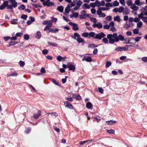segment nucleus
<instances>
[{
    "label": "nucleus",
    "mask_w": 147,
    "mask_h": 147,
    "mask_svg": "<svg viewBox=\"0 0 147 147\" xmlns=\"http://www.w3.org/2000/svg\"><path fill=\"white\" fill-rule=\"evenodd\" d=\"M107 38H108L109 42L110 44H113L115 42H117L119 40L123 41L124 40V37L120 34L118 36V37L117 34V33H114L113 34H109L107 35Z\"/></svg>",
    "instance_id": "obj_1"
},
{
    "label": "nucleus",
    "mask_w": 147,
    "mask_h": 147,
    "mask_svg": "<svg viewBox=\"0 0 147 147\" xmlns=\"http://www.w3.org/2000/svg\"><path fill=\"white\" fill-rule=\"evenodd\" d=\"M81 15H80V19H84L86 17H89L90 14H87L86 11L85 10H82L81 11Z\"/></svg>",
    "instance_id": "obj_2"
},
{
    "label": "nucleus",
    "mask_w": 147,
    "mask_h": 147,
    "mask_svg": "<svg viewBox=\"0 0 147 147\" xmlns=\"http://www.w3.org/2000/svg\"><path fill=\"white\" fill-rule=\"evenodd\" d=\"M106 36V35L103 32H101L98 34H96L95 39L100 40L102 38Z\"/></svg>",
    "instance_id": "obj_3"
},
{
    "label": "nucleus",
    "mask_w": 147,
    "mask_h": 147,
    "mask_svg": "<svg viewBox=\"0 0 147 147\" xmlns=\"http://www.w3.org/2000/svg\"><path fill=\"white\" fill-rule=\"evenodd\" d=\"M68 24L72 26V28L74 30H78V25L72 22H69Z\"/></svg>",
    "instance_id": "obj_4"
},
{
    "label": "nucleus",
    "mask_w": 147,
    "mask_h": 147,
    "mask_svg": "<svg viewBox=\"0 0 147 147\" xmlns=\"http://www.w3.org/2000/svg\"><path fill=\"white\" fill-rule=\"evenodd\" d=\"M43 3V5L44 6L45 5L48 7L51 6H53L54 5V3L52 2H50L49 0H47L46 2L44 1Z\"/></svg>",
    "instance_id": "obj_5"
},
{
    "label": "nucleus",
    "mask_w": 147,
    "mask_h": 147,
    "mask_svg": "<svg viewBox=\"0 0 147 147\" xmlns=\"http://www.w3.org/2000/svg\"><path fill=\"white\" fill-rule=\"evenodd\" d=\"M96 13L99 18H104L106 16V15L104 13H102L101 11L98 9L96 11Z\"/></svg>",
    "instance_id": "obj_6"
},
{
    "label": "nucleus",
    "mask_w": 147,
    "mask_h": 147,
    "mask_svg": "<svg viewBox=\"0 0 147 147\" xmlns=\"http://www.w3.org/2000/svg\"><path fill=\"white\" fill-rule=\"evenodd\" d=\"M94 28L97 27L98 29H100L102 27V23L100 22H98L96 24H93L92 25Z\"/></svg>",
    "instance_id": "obj_7"
},
{
    "label": "nucleus",
    "mask_w": 147,
    "mask_h": 147,
    "mask_svg": "<svg viewBox=\"0 0 147 147\" xmlns=\"http://www.w3.org/2000/svg\"><path fill=\"white\" fill-rule=\"evenodd\" d=\"M142 12L138 15V18H136L134 20V22H140V19H142Z\"/></svg>",
    "instance_id": "obj_8"
},
{
    "label": "nucleus",
    "mask_w": 147,
    "mask_h": 147,
    "mask_svg": "<svg viewBox=\"0 0 147 147\" xmlns=\"http://www.w3.org/2000/svg\"><path fill=\"white\" fill-rule=\"evenodd\" d=\"M64 105L66 107L69 108L70 109H73V107L72 105L70 103L67 101H65L64 102Z\"/></svg>",
    "instance_id": "obj_9"
},
{
    "label": "nucleus",
    "mask_w": 147,
    "mask_h": 147,
    "mask_svg": "<svg viewBox=\"0 0 147 147\" xmlns=\"http://www.w3.org/2000/svg\"><path fill=\"white\" fill-rule=\"evenodd\" d=\"M9 1L11 3V5L13 7L15 8L17 6V2L16 0H9Z\"/></svg>",
    "instance_id": "obj_10"
},
{
    "label": "nucleus",
    "mask_w": 147,
    "mask_h": 147,
    "mask_svg": "<svg viewBox=\"0 0 147 147\" xmlns=\"http://www.w3.org/2000/svg\"><path fill=\"white\" fill-rule=\"evenodd\" d=\"M83 61H86L87 62H90L92 61V59L90 57H87L86 56H84V58L82 59Z\"/></svg>",
    "instance_id": "obj_11"
},
{
    "label": "nucleus",
    "mask_w": 147,
    "mask_h": 147,
    "mask_svg": "<svg viewBox=\"0 0 147 147\" xmlns=\"http://www.w3.org/2000/svg\"><path fill=\"white\" fill-rule=\"evenodd\" d=\"M72 95L73 97L76 100H80L81 98V96L79 95H76L74 94Z\"/></svg>",
    "instance_id": "obj_12"
},
{
    "label": "nucleus",
    "mask_w": 147,
    "mask_h": 147,
    "mask_svg": "<svg viewBox=\"0 0 147 147\" xmlns=\"http://www.w3.org/2000/svg\"><path fill=\"white\" fill-rule=\"evenodd\" d=\"M96 35L95 33L94 32H91L89 33V36L88 37V38H90V37H92V38H93L95 39V37L96 36Z\"/></svg>",
    "instance_id": "obj_13"
},
{
    "label": "nucleus",
    "mask_w": 147,
    "mask_h": 147,
    "mask_svg": "<svg viewBox=\"0 0 147 147\" xmlns=\"http://www.w3.org/2000/svg\"><path fill=\"white\" fill-rule=\"evenodd\" d=\"M58 31V29L57 28L53 29L50 28L49 31H47V33H49L51 32H55Z\"/></svg>",
    "instance_id": "obj_14"
},
{
    "label": "nucleus",
    "mask_w": 147,
    "mask_h": 147,
    "mask_svg": "<svg viewBox=\"0 0 147 147\" xmlns=\"http://www.w3.org/2000/svg\"><path fill=\"white\" fill-rule=\"evenodd\" d=\"M98 46V45H96L94 44H89L88 45V47L89 48H94L97 47Z\"/></svg>",
    "instance_id": "obj_15"
},
{
    "label": "nucleus",
    "mask_w": 147,
    "mask_h": 147,
    "mask_svg": "<svg viewBox=\"0 0 147 147\" xmlns=\"http://www.w3.org/2000/svg\"><path fill=\"white\" fill-rule=\"evenodd\" d=\"M142 21L146 23L147 24V17L144 16H143V13L142 12Z\"/></svg>",
    "instance_id": "obj_16"
},
{
    "label": "nucleus",
    "mask_w": 147,
    "mask_h": 147,
    "mask_svg": "<svg viewBox=\"0 0 147 147\" xmlns=\"http://www.w3.org/2000/svg\"><path fill=\"white\" fill-rule=\"evenodd\" d=\"M41 115V112L38 111V113L36 114H34V117L35 119L38 118L39 116Z\"/></svg>",
    "instance_id": "obj_17"
},
{
    "label": "nucleus",
    "mask_w": 147,
    "mask_h": 147,
    "mask_svg": "<svg viewBox=\"0 0 147 147\" xmlns=\"http://www.w3.org/2000/svg\"><path fill=\"white\" fill-rule=\"evenodd\" d=\"M107 124L109 125H112L116 123V121H113V120H110L106 122Z\"/></svg>",
    "instance_id": "obj_18"
},
{
    "label": "nucleus",
    "mask_w": 147,
    "mask_h": 147,
    "mask_svg": "<svg viewBox=\"0 0 147 147\" xmlns=\"http://www.w3.org/2000/svg\"><path fill=\"white\" fill-rule=\"evenodd\" d=\"M69 70L74 71L75 69V67L73 65H71L69 66H67Z\"/></svg>",
    "instance_id": "obj_19"
},
{
    "label": "nucleus",
    "mask_w": 147,
    "mask_h": 147,
    "mask_svg": "<svg viewBox=\"0 0 147 147\" xmlns=\"http://www.w3.org/2000/svg\"><path fill=\"white\" fill-rule=\"evenodd\" d=\"M78 16V13L77 12H75L73 13L72 15L70 16V18H71L73 17L75 18H77Z\"/></svg>",
    "instance_id": "obj_20"
},
{
    "label": "nucleus",
    "mask_w": 147,
    "mask_h": 147,
    "mask_svg": "<svg viewBox=\"0 0 147 147\" xmlns=\"http://www.w3.org/2000/svg\"><path fill=\"white\" fill-rule=\"evenodd\" d=\"M71 38L74 39H76V37L77 38L78 37H80V35L77 33H75L74 34V36H71Z\"/></svg>",
    "instance_id": "obj_21"
},
{
    "label": "nucleus",
    "mask_w": 147,
    "mask_h": 147,
    "mask_svg": "<svg viewBox=\"0 0 147 147\" xmlns=\"http://www.w3.org/2000/svg\"><path fill=\"white\" fill-rule=\"evenodd\" d=\"M86 107L88 109H90L92 107V105L90 102H88L86 104Z\"/></svg>",
    "instance_id": "obj_22"
},
{
    "label": "nucleus",
    "mask_w": 147,
    "mask_h": 147,
    "mask_svg": "<svg viewBox=\"0 0 147 147\" xmlns=\"http://www.w3.org/2000/svg\"><path fill=\"white\" fill-rule=\"evenodd\" d=\"M114 21H117L118 22H119L121 21V19L119 16H116L114 18Z\"/></svg>",
    "instance_id": "obj_23"
},
{
    "label": "nucleus",
    "mask_w": 147,
    "mask_h": 147,
    "mask_svg": "<svg viewBox=\"0 0 147 147\" xmlns=\"http://www.w3.org/2000/svg\"><path fill=\"white\" fill-rule=\"evenodd\" d=\"M18 19H14L12 20L10 22L11 24H18V22H17Z\"/></svg>",
    "instance_id": "obj_24"
},
{
    "label": "nucleus",
    "mask_w": 147,
    "mask_h": 147,
    "mask_svg": "<svg viewBox=\"0 0 147 147\" xmlns=\"http://www.w3.org/2000/svg\"><path fill=\"white\" fill-rule=\"evenodd\" d=\"M103 38L102 40V42L104 43L105 44H107L108 43V38L107 37L106 38Z\"/></svg>",
    "instance_id": "obj_25"
},
{
    "label": "nucleus",
    "mask_w": 147,
    "mask_h": 147,
    "mask_svg": "<svg viewBox=\"0 0 147 147\" xmlns=\"http://www.w3.org/2000/svg\"><path fill=\"white\" fill-rule=\"evenodd\" d=\"M142 25L143 23L141 21H140L138 22L137 24V28H141L142 26Z\"/></svg>",
    "instance_id": "obj_26"
},
{
    "label": "nucleus",
    "mask_w": 147,
    "mask_h": 147,
    "mask_svg": "<svg viewBox=\"0 0 147 147\" xmlns=\"http://www.w3.org/2000/svg\"><path fill=\"white\" fill-rule=\"evenodd\" d=\"M131 8L134 10H137L138 8V7L136 6L134 4H132L131 6Z\"/></svg>",
    "instance_id": "obj_27"
},
{
    "label": "nucleus",
    "mask_w": 147,
    "mask_h": 147,
    "mask_svg": "<svg viewBox=\"0 0 147 147\" xmlns=\"http://www.w3.org/2000/svg\"><path fill=\"white\" fill-rule=\"evenodd\" d=\"M90 20L94 24H96V23L97 22L96 19L92 17L90 18Z\"/></svg>",
    "instance_id": "obj_28"
},
{
    "label": "nucleus",
    "mask_w": 147,
    "mask_h": 147,
    "mask_svg": "<svg viewBox=\"0 0 147 147\" xmlns=\"http://www.w3.org/2000/svg\"><path fill=\"white\" fill-rule=\"evenodd\" d=\"M129 43H135V40L134 38H131L129 39Z\"/></svg>",
    "instance_id": "obj_29"
},
{
    "label": "nucleus",
    "mask_w": 147,
    "mask_h": 147,
    "mask_svg": "<svg viewBox=\"0 0 147 147\" xmlns=\"http://www.w3.org/2000/svg\"><path fill=\"white\" fill-rule=\"evenodd\" d=\"M63 7L62 6H61L58 7H57V10L61 12H63Z\"/></svg>",
    "instance_id": "obj_30"
},
{
    "label": "nucleus",
    "mask_w": 147,
    "mask_h": 147,
    "mask_svg": "<svg viewBox=\"0 0 147 147\" xmlns=\"http://www.w3.org/2000/svg\"><path fill=\"white\" fill-rule=\"evenodd\" d=\"M77 41L79 43H81L84 42V40L82 38L80 37H78L76 39Z\"/></svg>",
    "instance_id": "obj_31"
},
{
    "label": "nucleus",
    "mask_w": 147,
    "mask_h": 147,
    "mask_svg": "<svg viewBox=\"0 0 147 147\" xmlns=\"http://www.w3.org/2000/svg\"><path fill=\"white\" fill-rule=\"evenodd\" d=\"M144 10L145 11L142 12L143 13V16L144 15L147 16V6H146L144 8Z\"/></svg>",
    "instance_id": "obj_32"
},
{
    "label": "nucleus",
    "mask_w": 147,
    "mask_h": 147,
    "mask_svg": "<svg viewBox=\"0 0 147 147\" xmlns=\"http://www.w3.org/2000/svg\"><path fill=\"white\" fill-rule=\"evenodd\" d=\"M107 132L110 134H114L115 133V131L113 129L107 130Z\"/></svg>",
    "instance_id": "obj_33"
},
{
    "label": "nucleus",
    "mask_w": 147,
    "mask_h": 147,
    "mask_svg": "<svg viewBox=\"0 0 147 147\" xmlns=\"http://www.w3.org/2000/svg\"><path fill=\"white\" fill-rule=\"evenodd\" d=\"M50 22H51V20H45L43 22L42 24L44 25L48 24L50 23Z\"/></svg>",
    "instance_id": "obj_34"
},
{
    "label": "nucleus",
    "mask_w": 147,
    "mask_h": 147,
    "mask_svg": "<svg viewBox=\"0 0 147 147\" xmlns=\"http://www.w3.org/2000/svg\"><path fill=\"white\" fill-rule=\"evenodd\" d=\"M66 58L65 57H64V58H63L60 56H58V57H57V60L58 61H61V60H63L64 59H65Z\"/></svg>",
    "instance_id": "obj_35"
},
{
    "label": "nucleus",
    "mask_w": 147,
    "mask_h": 147,
    "mask_svg": "<svg viewBox=\"0 0 147 147\" xmlns=\"http://www.w3.org/2000/svg\"><path fill=\"white\" fill-rule=\"evenodd\" d=\"M98 9L102 11V10L106 11L109 9V8H105L103 7H100L98 8Z\"/></svg>",
    "instance_id": "obj_36"
},
{
    "label": "nucleus",
    "mask_w": 147,
    "mask_h": 147,
    "mask_svg": "<svg viewBox=\"0 0 147 147\" xmlns=\"http://www.w3.org/2000/svg\"><path fill=\"white\" fill-rule=\"evenodd\" d=\"M111 63L110 61H107L106 63L105 66L106 67H109L111 65Z\"/></svg>",
    "instance_id": "obj_37"
},
{
    "label": "nucleus",
    "mask_w": 147,
    "mask_h": 147,
    "mask_svg": "<svg viewBox=\"0 0 147 147\" xmlns=\"http://www.w3.org/2000/svg\"><path fill=\"white\" fill-rule=\"evenodd\" d=\"M48 44L49 45L53 46L54 47H57V44L56 43L51 42H48Z\"/></svg>",
    "instance_id": "obj_38"
},
{
    "label": "nucleus",
    "mask_w": 147,
    "mask_h": 147,
    "mask_svg": "<svg viewBox=\"0 0 147 147\" xmlns=\"http://www.w3.org/2000/svg\"><path fill=\"white\" fill-rule=\"evenodd\" d=\"M124 9V8L122 6L120 7L118 9V12L120 13H121L122 12H123Z\"/></svg>",
    "instance_id": "obj_39"
},
{
    "label": "nucleus",
    "mask_w": 147,
    "mask_h": 147,
    "mask_svg": "<svg viewBox=\"0 0 147 147\" xmlns=\"http://www.w3.org/2000/svg\"><path fill=\"white\" fill-rule=\"evenodd\" d=\"M51 81L54 84H55L56 85H59V83L57 82L56 80L54 79H51Z\"/></svg>",
    "instance_id": "obj_40"
},
{
    "label": "nucleus",
    "mask_w": 147,
    "mask_h": 147,
    "mask_svg": "<svg viewBox=\"0 0 147 147\" xmlns=\"http://www.w3.org/2000/svg\"><path fill=\"white\" fill-rule=\"evenodd\" d=\"M105 19L109 21L112 20V17L111 16H107L105 18Z\"/></svg>",
    "instance_id": "obj_41"
},
{
    "label": "nucleus",
    "mask_w": 147,
    "mask_h": 147,
    "mask_svg": "<svg viewBox=\"0 0 147 147\" xmlns=\"http://www.w3.org/2000/svg\"><path fill=\"white\" fill-rule=\"evenodd\" d=\"M92 141V140H87L84 141H81L80 142V145H82L84 144H85L86 142H87L88 141Z\"/></svg>",
    "instance_id": "obj_42"
},
{
    "label": "nucleus",
    "mask_w": 147,
    "mask_h": 147,
    "mask_svg": "<svg viewBox=\"0 0 147 147\" xmlns=\"http://www.w3.org/2000/svg\"><path fill=\"white\" fill-rule=\"evenodd\" d=\"M18 74L16 72H15L14 73H13L11 75H8V76L9 77L10 76H18Z\"/></svg>",
    "instance_id": "obj_43"
},
{
    "label": "nucleus",
    "mask_w": 147,
    "mask_h": 147,
    "mask_svg": "<svg viewBox=\"0 0 147 147\" xmlns=\"http://www.w3.org/2000/svg\"><path fill=\"white\" fill-rule=\"evenodd\" d=\"M129 11L127 9L123 10V13L124 15L127 14L129 13Z\"/></svg>",
    "instance_id": "obj_44"
},
{
    "label": "nucleus",
    "mask_w": 147,
    "mask_h": 147,
    "mask_svg": "<svg viewBox=\"0 0 147 147\" xmlns=\"http://www.w3.org/2000/svg\"><path fill=\"white\" fill-rule=\"evenodd\" d=\"M36 36V38H39L41 37L40 32L38 31L37 32Z\"/></svg>",
    "instance_id": "obj_45"
},
{
    "label": "nucleus",
    "mask_w": 147,
    "mask_h": 147,
    "mask_svg": "<svg viewBox=\"0 0 147 147\" xmlns=\"http://www.w3.org/2000/svg\"><path fill=\"white\" fill-rule=\"evenodd\" d=\"M119 3L117 1H115L113 3V6H118L119 5Z\"/></svg>",
    "instance_id": "obj_46"
},
{
    "label": "nucleus",
    "mask_w": 147,
    "mask_h": 147,
    "mask_svg": "<svg viewBox=\"0 0 147 147\" xmlns=\"http://www.w3.org/2000/svg\"><path fill=\"white\" fill-rule=\"evenodd\" d=\"M19 64L20 66L23 67L25 65V63L23 61H19Z\"/></svg>",
    "instance_id": "obj_47"
},
{
    "label": "nucleus",
    "mask_w": 147,
    "mask_h": 147,
    "mask_svg": "<svg viewBox=\"0 0 147 147\" xmlns=\"http://www.w3.org/2000/svg\"><path fill=\"white\" fill-rule=\"evenodd\" d=\"M113 5H112V4L110 3H107L105 4V6L106 7H112Z\"/></svg>",
    "instance_id": "obj_48"
},
{
    "label": "nucleus",
    "mask_w": 147,
    "mask_h": 147,
    "mask_svg": "<svg viewBox=\"0 0 147 147\" xmlns=\"http://www.w3.org/2000/svg\"><path fill=\"white\" fill-rule=\"evenodd\" d=\"M133 32L134 34H137L139 33V30L138 29L136 28L133 30Z\"/></svg>",
    "instance_id": "obj_49"
},
{
    "label": "nucleus",
    "mask_w": 147,
    "mask_h": 147,
    "mask_svg": "<svg viewBox=\"0 0 147 147\" xmlns=\"http://www.w3.org/2000/svg\"><path fill=\"white\" fill-rule=\"evenodd\" d=\"M126 3L129 6H131L132 3V1L130 0H128L126 2Z\"/></svg>",
    "instance_id": "obj_50"
},
{
    "label": "nucleus",
    "mask_w": 147,
    "mask_h": 147,
    "mask_svg": "<svg viewBox=\"0 0 147 147\" xmlns=\"http://www.w3.org/2000/svg\"><path fill=\"white\" fill-rule=\"evenodd\" d=\"M82 36L85 37H87L89 36V33L87 32H84L82 34Z\"/></svg>",
    "instance_id": "obj_51"
},
{
    "label": "nucleus",
    "mask_w": 147,
    "mask_h": 147,
    "mask_svg": "<svg viewBox=\"0 0 147 147\" xmlns=\"http://www.w3.org/2000/svg\"><path fill=\"white\" fill-rule=\"evenodd\" d=\"M48 53V51L46 49H44L42 51V53L44 55H46Z\"/></svg>",
    "instance_id": "obj_52"
},
{
    "label": "nucleus",
    "mask_w": 147,
    "mask_h": 147,
    "mask_svg": "<svg viewBox=\"0 0 147 147\" xmlns=\"http://www.w3.org/2000/svg\"><path fill=\"white\" fill-rule=\"evenodd\" d=\"M83 6L86 9H89L90 8V5L87 3H85L83 5Z\"/></svg>",
    "instance_id": "obj_53"
},
{
    "label": "nucleus",
    "mask_w": 147,
    "mask_h": 147,
    "mask_svg": "<svg viewBox=\"0 0 147 147\" xmlns=\"http://www.w3.org/2000/svg\"><path fill=\"white\" fill-rule=\"evenodd\" d=\"M19 9H21L23 10H24L25 8V7L23 5H20L19 7Z\"/></svg>",
    "instance_id": "obj_54"
},
{
    "label": "nucleus",
    "mask_w": 147,
    "mask_h": 147,
    "mask_svg": "<svg viewBox=\"0 0 147 147\" xmlns=\"http://www.w3.org/2000/svg\"><path fill=\"white\" fill-rule=\"evenodd\" d=\"M96 6L99 7L101 6L100 2L98 1H96L95 2Z\"/></svg>",
    "instance_id": "obj_55"
},
{
    "label": "nucleus",
    "mask_w": 147,
    "mask_h": 147,
    "mask_svg": "<svg viewBox=\"0 0 147 147\" xmlns=\"http://www.w3.org/2000/svg\"><path fill=\"white\" fill-rule=\"evenodd\" d=\"M82 3L80 0H79L76 3V5L78 6H80L81 5Z\"/></svg>",
    "instance_id": "obj_56"
},
{
    "label": "nucleus",
    "mask_w": 147,
    "mask_h": 147,
    "mask_svg": "<svg viewBox=\"0 0 147 147\" xmlns=\"http://www.w3.org/2000/svg\"><path fill=\"white\" fill-rule=\"evenodd\" d=\"M98 90L99 92L101 94H102L104 90L102 88L100 87L98 88Z\"/></svg>",
    "instance_id": "obj_57"
},
{
    "label": "nucleus",
    "mask_w": 147,
    "mask_h": 147,
    "mask_svg": "<svg viewBox=\"0 0 147 147\" xmlns=\"http://www.w3.org/2000/svg\"><path fill=\"white\" fill-rule=\"evenodd\" d=\"M8 1H4L3 4L5 7H6L8 5Z\"/></svg>",
    "instance_id": "obj_58"
},
{
    "label": "nucleus",
    "mask_w": 147,
    "mask_h": 147,
    "mask_svg": "<svg viewBox=\"0 0 147 147\" xmlns=\"http://www.w3.org/2000/svg\"><path fill=\"white\" fill-rule=\"evenodd\" d=\"M74 6V4L72 3L70 4H68L67 7L70 9V8Z\"/></svg>",
    "instance_id": "obj_59"
},
{
    "label": "nucleus",
    "mask_w": 147,
    "mask_h": 147,
    "mask_svg": "<svg viewBox=\"0 0 147 147\" xmlns=\"http://www.w3.org/2000/svg\"><path fill=\"white\" fill-rule=\"evenodd\" d=\"M70 9L67 7L65 9V11L67 14L70 11Z\"/></svg>",
    "instance_id": "obj_60"
},
{
    "label": "nucleus",
    "mask_w": 147,
    "mask_h": 147,
    "mask_svg": "<svg viewBox=\"0 0 147 147\" xmlns=\"http://www.w3.org/2000/svg\"><path fill=\"white\" fill-rule=\"evenodd\" d=\"M109 25L110 27H114V23L112 21L109 23Z\"/></svg>",
    "instance_id": "obj_61"
},
{
    "label": "nucleus",
    "mask_w": 147,
    "mask_h": 147,
    "mask_svg": "<svg viewBox=\"0 0 147 147\" xmlns=\"http://www.w3.org/2000/svg\"><path fill=\"white\" fill-rule=\"evenodd\" d=\"M141 37H140L137 36L135 38H134L135 40V42H138L141 39Z\"/></svg>",
    "instance_id": "obj_62"
},
{
    "label": "nucleus",
    "mask_w": 147,
    "mask_h": 147,
    "mask_svg": "<svg viewBox=\"0 0 147 147\" xmlns=\"http://www.w3.org/2000/svg\"><path fill=\"white\" fill-rule=\"evenodd\" d=\"M91 11L92 13L94 14L96 12V9L94 8H92L91 10Z\"/></svg>",
    "instance_id": "obj_63"
},
{
    "label": "nucleus",
    "mask_w": 147,
    "mask_h": 147,
    "mask_svg": "<svg viewBox=\"0 0 147 147\" xmlns=\"http://www.w3.org/2000/svg\"><path fill=\"white\" fill-rule=\"evenodd\" d=\"M130 25L129 24H128L127 23V22H126L125 23V26L124 27L126 28L127 29L129 27H130Z\"/></svg>",
    "instance_id": "obj_64"
}]
</instances>
